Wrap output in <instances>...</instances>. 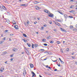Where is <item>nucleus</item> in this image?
<instances>
[{
    "label": "nucleus",
    "mask_w": 77,
    "mask_h": 77,
    "mask_svg": "<svg viewBox=\"0 0 77 77\" xmlns=\"http://www.w3.org/2000/svg\"><path fill=\"white\" fill-rule=\"evenodd\" d=\"M62 31L63 32H65V33H66V31L64 29L63 30H62Z\"/></svg>",
    "instance_id": "22"
},
{
    "label": "nucleus",
    "mask_w": 77,
    "mask_h": 77,
    "mask_svg": "<svg viewBox=\"0 0 77 77\" xmlns=\"http://www.w3.org/2000/svg\"><path fill=\"white\" fill-rule=\"evenodd\" d=\"M59 60H60V62H61L62 61V60H61V59H60V58H59Z\"/></svg>",
    "instance_id": "45"
},
{
    "label": "nucleus",
    "mask_w": 77,
    "mask_h": 77,
    "mask_svg": "<svg viewBox=\"0 0 77 77\" xmlns=\"http://www.w3.org/2000/svg\"><path fill=\"white\" fill-rule=\"evenodd\" d=\"M53 30H54V31L55 32H56V31H57V30L56 29H54Z\"/></svg>",
    "instance_id": "53"
},
{
    "label": "nucleus",
    "mask_w": 77,
    "mask_h": 77,
    "mask_svg": "<svg viewBox=\"0 0 77 77\" xmlns=\"http://www.w3.org/2000/svg\"><path fill=\"white\" fill-rule=\"evenodd\" d=\"M75 12V11H74V10L70 11H69V12L70 13H74Z\"/></svg>",
    "instance_id": "7"
},
{
    "label": "nucleus",
    "mask_w": 77,
    "mask_h": 77,
    "mask_svg": "<svg viewBox=\"0 0 77 77\" xmlns=\"http://www.w3.org/2000/svg\"><path fill=\"white\" fill-rule=\"evenodd\" d=\"M52 61H53V62H57V60H52Z\"/></svg>",
    "instance_id": "47"
},
{
    "label": "nucleus",
    "mask_w": 77,
    "mask_h": 77,
    "mask_svg": "<svg viewBox=\"0 0 77 77\" xmlns=\"http://www.w3.org/2000/svg\"><path fill=\"white\" fill-rule=\"evenodd\" d=\"M69 49L67 48L66 50V51H69Z\"/></svg>",
    "instance_id": "41"
},
{
    "label": "nucleus",
    "mask_w": 77,
    "mask_h": 77,
    "mask_svg": "<svg viewBox=\"0 0 77 77\" xmlns=\"http://www.w3.org/2000/svg\"><path fill=\"white\" fill-rule=\"evenodd\" d=\"M14 28H15V29H17V30H18V26H17V25H14Z\"/></svg>",
    "instance_id": "3"
},
{
    "label": "nucleus",
    "mask_w": 77,
    "mask_h": 77,
    "mask_svg": "<svg viewBox=\"0 0 77 77\" xmlns=\"http://www.w3.org/2000/svg\"><path fill=\"white\" fill-rule=\"evenodd\" d=\"M57 69H55L54 70V71H57Z\"/></svg>",
    "instance_id": "52"
},
{
    "label": "nucleus",
    "mask_w": 77,
    "mask_h": 77,
    "mask_svg": "<svg viewBox=\"0 0 77 77\" xmlns=\"http://www.w3.org/2000/svg\"><path fill=\"white\" fill-rule=\"evenodd\" d=\"M14 56V55L13 54H11V55H10V57H12Z\"/></svg>",
    "instance_id": "34"
},
{
    "label": "nucleus",
    "mask_w": 77,
    "mask_h": 77,
    "mask_svg": "<svg viewBox=\"0 0 77 77\" xmlns=\"http://www.w3.org/2000/svg\"><path fill=\"white\" fill-rule=\"evenodd\" d=\"M23 74L24 76H25V75H26V70H25L24 71V72L23 73Z\"/></svg>",
    "instance_id": "6"
},
{
    "label": "nucleus",
    "mask_w": 77,
    "mask_h": 77,
    "mask_svg": "<svg viewBox=\"0 0 77 77\" xmlns=\"http://www.w3.org/2000/svg\"><path fill=\"white\" fill-rule=\"evenodd\" d=\"M47 14H50V11H48V13H47Z\"/></svg>",
    "instance_id": "37"
},
{
    "label": "nucleus",
    "mask_w": 77,
    "mask_h": 77,
    "mask_svg": "<svg viewBox=\"0 0 77 77\" xmlns=\"http://www.w3.org/2000/svg\"><path fill=\"white\" fill-rule=\"evenodd\" d=\"M4 42L3 41H1V43H3V42Z\"/></svg>",
    "instance_id": "59"
},
{
    "label": "nucleus",
    "mask_w": 77,
    "mask_h": 77,
    "mask_svg": "<svg viewBox=\"0 0 77 77\" xmlns=\"http://www.w3.org/2000/svg\"><path fill=\"white\" fill-rule=\"evenodd\" d=\"M3 40H6V37H5L3 38Z\"/></svg>",
    "instance_id": "30"
},
{
    "label": "nucleus",
    "mask_w": 77,
    "mask_h": 77,
    "mask_svg": "<svg viewBox=\"0 0 77 77\" xmlns=\"http://www.w3.org/2000/svg\"><path fill=\"white\" fill-rule=\"evenodd\" d=\"M4 53L5 54H6L7 53V52L4 51Z\"/></svg>",
    "instance_id": "43"
},
{
    "label": "nucleus",
    "mask_w": 77,
    "mask_h": 77,
    "mask_svg": "<svg viewBox=\"0 0 77 77\" xmlns=\"http://www.w3.org/2000/svg\"><path fill=\"white\" fill-rule=\"evenodd\" d=\"M0 71H1V72H3V71H4V68H1V70Z\"/></svg>",
    "instance_id": "10"
},
{
    "label": "nucleus",
    "mask_w": 77,
    "mask_h": 77,
    "mask_svg": "<svg viewBox=\"0 0 77 77\" xmlns=\"http://www.w3.org/2000/svg\"><path fill=\"white\" fill-rule=\"evenodd\" d=\"M43 45L45 46H47V44L46 43H44L43 44Z\"/></svg>",
    "instance_id": "25"
},
{
    "label": "nucleus",
    "mask_w": 77,
    "mask_h": 77,
    "mask_svg": "<svg viewBox=\"0 0 77 77\" xmlns=\"http://www.w3.org/2000/svg\"><path fill=\"white\" fill-rule=\"evenodd\" d=\"M73 17L72 16H71V17H70V18H73Z\"/></svg>",
    "instance_id": "48"
},
{
    "label": "nucleus",
    "mask_w": 77,
    "mask_h": 77,
    "mask_svg": "<svg viewBox=\"0 0 77 77\" xmlns=\"http://www.w3.org/2000/svg\"><path fill=\"white\" fill-rule=\"evenodd\" d=\"M31 73H32V74H33V75H32V77H35V76H36L35 73L33 72L32 71L31 72Z\"/></svg>",
    "instance_id": "2"
},
{
    "label": "nucleus",
    "mask_w": 77,
    "mask_h": 77,
    "mask_svg": "<svg viewBox=\"0 0 77 77\" xmlns=\"http://www.w3.org/2000/svg\"><path fill=\"white\" fill-rule=\"evenodd\" d=\"M13 35H14V34H10V36H13Z\"/></svg>",
    "instance_id": "56"
},
{
    "label": "nucleus",
    "mask_w": 77,
    "mask_h": 77,
    "mask_svg": "<svg viewBox=\"0 0 77 77\" xmlns=\"http://www.w3.org/2000/svg\"><path fill=\"white\" fill-rule=\"evenodd\" d=\"M70 28H71V29H72V28L73 27V26H70Z\"/></svg>",
    "instance_id": "40"
},
{
    "label": "nucleus",
    "mask_w": 77,
    "mask_h": 77,
    "mask_svg": "<svg viewBox=\"0 0 77 77\" xmlns=\"http://www.w3.org/2000/svg\"><path fill=\"white\" fill-rule=\"evenodd\" d=\"M48 16H49V17H51V18H53V17H54V14L51 13H50V14H48Z\"/></svg>",
    "instance_id": "1"
},
{
    "label": "nucleus",
    "mask_w": 77,
    "mask_h": 77,
    "mask_svg": "<svg viewBox=\"0 0 77 77\" xmlns=\"http://www.w3.org/2000/svg\"><path fill=\"white\" fill-rule=\"evenodd\" d=\"M44 11L46 13H48V10H44Z\"/></svg>",
    "instance_id": "11"
},
{
    "label": "nucleus",
    "mask_w": 77,
    "mask_h": 77,
    "mask_svg": "<svg viewBox=\"0 0 77 77\" xmlns=\"http://www.w3.org/2000/svg\"><path fill=\"white\" fill-rule=\"evenodd\" d=\"M16 50V49L14 48L13 49V50L14 51H15V50Z\"/></svg>",
    "instance_id": "46"
},
{
    "label": "nucleus",
    "mask_w": 77,
    "mask_h": 77,
    "mask_svg": "<svg viewBox=\"0 0 77 77\" xmlns=\"http://www.w3.org/2000/svg\"><path fill=\"white\" fill-rule=\"evenodd\" d=\"M26 44L28 45L29 47H30V46H31V45H30V44H29V43H27Z\"/></svg>",
    "instance_id": "9"
},
{
    "label": "nucleus",
    "mask_w": 77,
    "mask_h": 77,
    "mask_svg": "<svg viewBox=\"0 0 77 77\" xmlns=\"http://www.w3.org/2000/svg\"><path fill=\"white\" fill-rule=\"evenodd\" d=\"M55 24H56V25H57L58 23L57 22H55Z\"/></svg>",
    "instance_id": "44"
},
{
    "label": "nucleus",
    "mask_w": 77,
    "mask_h": 77,
    "mask_svg": "<svg viewBox=\"0 0 77 77\" xmlns=\"http://www.w3.org/2000/svg\"><path fill=\"white\" fill-rule=\"evenodd\" d=\"M11 61H13V58H11Z\"/></svg>",
    "instance_id": "54"
},
{
    "label": "nucleus",
    "mask_w": 77,
    "mask_h": 77,
    "mask_svg": "<svg viewBox=\"0 0 77 77\" xmlns=\"http://www.w3.org/2000/svg\"><path fill=\"white\" fill-rule=\"evenodd\" d=\"M57 65H58V66H60V65L59 63H57Z\"/></svg>",
    "instance_id": "38"
},
{
    "label": "nucleus",
    "mask_w": 77,
    "mask_h": 77,
    "mask_svg": "<svg viewBox=\"0 0 77 77\" xmlns=\"http://www.w3.org/2000/svg\"><path fill=\"white\" fill-rule=\"evenodd\" d=\"M52 23V22H51V21H50V24H51Z\"/></svg>",
    "instance_id": "61"
},
{
    "label": "nucleus",
    "mask_w": 77,
    "mask_h": 77,
    "mask_svg": "<svg viewBox=\"0 0 77 77\" xmlns=\"http://www.w3.org/2000/svg\"><path fill=\"white\" fill-rule=\"evenodd\" d=\"M3 8H1V11H3Z\"/></svg>",
    "instance_id": "49"
},
{
    "label": "nucleus",
    "mask_w": 77,
    "mask_h": 77,
    "mask_svg": "<svg viewBox=\"0 0 77 77\" xmlns=\"http://www.w3.org/2000/svg\"><path fill=\"white\" fill-rule=\"evenodd\" d=\"M60 62L63 64V63H64V62H63V61L62 60H61V61Z\"/></svg>",
    "instance_id": "31"
},
{
    "label": "nucleus",
    "mask_w": 77,
    "mask_h": 77,
    "mask_svg": "<svg viewBox=\"0 0 77 77\" xmlns=\"http://www.w3.org/2000/svg\"><path fill=\"white\" fill-rule=\"evenodd\" d=\"M27 24H29V20L27 21Z\"/></svg>",
    "instance_id": "50"
},
{
    "label": "nucleus",
    "mask_w": 77,
    "mask_h": 77,
    "mask_svg": "<svg viewBox=\"0 0 77 77\" xmlns=\"http://www.w3.org/2000/svg\"><path fill=\"white\" fill-rule=\"evenodd\" d=\"M12 22L13 24H14V23H15V20H13Z\"/></svg>",
    "instance_id": "39"
},
{
    "label": "nucleus",
    "mask_w": 77,
    "mask_h": 77,
    "mask_svg": "<svg viewBox=\"0 0 77 77\" xmlns=\"http://www.w3.org/2000/svg\"><path fill=\"white\" fill-rule=\"evenodd\" d=\"M57 26H59V27H60V25L59 23H58V24H57Z\"/></svg>",
    "instance_id": "26"
},
{
    "label": "nucleus",
    "mask_w": 77,
    "mask_h": 77,
    "mask_svg": "<svg viewBox=\"0 0 77 77\" xmlns=\"http://www.w3.org/2000/svg\"><path fill=\"white\" fill-rule=\"evenodd\" d=\"M39 77H42V76L41 75H39Z\"/></svg>",
    "instance_id": "64"
},
{
    "label": "nucleus",
    "mask_w": 77,
    "mask_h": 77,
    "mask_svg": "<svg viewBox=\"0 0 77 77\" xmlns=\"http://www.w3.org/2000/svg\"><path fill=\"white\" fill-rule=\"evenodd\" d=\"M46 53L47 54H49V53H48V51L45 52H44V53Z\"/></svg>",
    "instance_id": "29"
},
{
    "label": "nucleus",
    "mask_w": 77,
    "mask_h": 77,
    "mask_svg": "<svg viewBox=\"0 0 77 77\" xmlns=\"http://www.w3.org/2000/svg\"><path fill=\"white\" fill-rule=\"evenodd\" d=\"M51 37V36H49L46 38V39H50V37Z\"/></svg>",
    "instance_id": "20"
},
{
    "label": "nucleus",
    "mask_w": 77,
    "mask_h": 77,
    "mask_svg": "<svg viewBox=\"0 0 77 77\" xmlns=\"http://www.w3.org/2000/svg\"><path fill=\"white\" fill-rule=\"evenodd\" d=\"M22 40L24 41L25 42H26V41H27V40L25 39H22Z\"/></svg>",
    "instance_id": "23"
},
{
    "label": "nucleus",
    "mask_w": 77,
    "mask_h": 77,
    "mask_svg": "<svg viewBox=\"0 0 77 77\" xmlns=\"http://www.w3.org/2000/svg\"><path fill=\"white\" fill-rule=\"evenodd\" d=\"M60 30H61V31H62V30H63L64 29L63 28H62L61 27L60 28Z\"/></svg>",
    "instance_id": "24"
},
{
    "label": "nucleus",
    "mask_w": 77,
    "mask_h": 77,
    "mask_svg": "<svg viewBox=\"0 0 77 77\" xmlns=\"http://www.w3.org/2000/svg\"><path fill=\"white\" fill-rule=\"evenodd\" d=\"M73 7H74V5H72L70 7V8H71V9H72V8Z\"/></svg>",
    "instance_id": "28"
},
{
    "label": "nucleus",
    "mask_w": 77,
    "mask_h": 77,
    "mask_svg": "<svg viewBox=\"0 0 77 77\" xmlns=\"http://www.w3.org/2000/svg\"><path fill=\"white\" fill-rule=\"evenodd\" d=\"M16 23H17V22H15L14 23H13V24L15 25V24H16Z\"/></svg>",
    "instance_id": "58"
},
{
    "label": "nucleus",
    "mask_w": 77,
    "mask_h": 77,
    "mask_svg": "<svg viewBox=\"0 0 77 77\" xmlns=\"http://www.w3.org/2000/svg\"><path fill=\"white\" fill-rule=\"evenodd\" d=\"M6 22H10V20H6Z\"/></svg>",
    "instance_id": "35"
},
{
    "label": "nucleus",
    "mask_w": 77,
    "mask_h": 77,
    "mask_svg": "<svg viewBox=\"0 0 77 77\" xmlns=\"http://www.w3.org/2000/svg\"><path fill=\"white\" fill-rule=\"evenodd\" d=\"M40 50H41V51H45V50H44V49H41Z\"/></svg>",
    "instance_id": "33"
},
{
    "label": "nucleus",
    "mask_w": 77,
    "mask_h": 77,
    "mask_svg": "<svg viewBox=\"0 0 77 77\" xmlns=\"http://www.w3.org/2000/svg\"><path fill=\"white\" fill-rule=\"evenodd\" d=\"M38 45L37 44H35L34 45V47H35V48H36V47H38Z\"/></svg>",
    "instance_id": "8"
},
{
    "label": "nucleus",
    "mask_w": 77,
    "mask_h": 77,
    "mask_svg": "<svg viewBox=\"0 0 77 77\" xmlns=\"http://www.w3.org/2000/svg\"><path fill=\"white\" fill-rule=\"evenodd\" d=\"M70 2H74V0H70Z\"/></svg>",
    "instance_id": "32"
},
{
    "label": "nucleus",
    "mask_w": 77,
    "mask_h": 77,
    "mask_svg": "<svg viewBox=\"0 0 77 77\" xmlns=\"http://www.w3.org/2000/svg\"><path fill=\"white\" fill-rule=\"evenodd\" d=\"M46 68H48V65H46Z\"/></svg>",
    "instance_id": "63"
},
{
    "label": "nucleus",
    "mask_w": 77,
    "mask_h": 77,
    "mask_svg": "<svg viewBox=\"0 0 77 77\" xmlns=\"http://www.w3.org/2000/svg\"><path fill=\"white\" fill-rule=\"evenodd\" d=\"M48 68H49L50 69H51V67L49 66L48 67Z\"/></svg>",
    "instance_id": "60"
},
{
    "label": "nucleus",
    "mask_w": 77,
    "mask_h": 77,
    "mask_svg": "<svg viewBox=\"0 0 77 77\" xmlns=\"http://www.w3.org/2000/svg\"><path fill=\"white\" fill-rule=\"evenodd\" d=\"M8 63V61H7L5 62V63Z\"/></svg>",
    "instance_id": "62"
},
{
    "label": "nucleus",
    "mask_w": 77,
    "mask_h": 77,
    "mask_svg": "<svg viewBox=\"0 0 77 77\" xmlns=\"http://www.w3.org/2000/svg\"><path fill=\"white\" fill-rule=\"evenodd\" d=\"M2 9H4V10H6V8L3 5L2 6Z\"/></svg>",
    "instance_id": "5"
},
{
    "label": "nucleus",
    "mask_w": 77,
    "mask_h": 77,
    "mask_svg": "<svg viewBox=\"0 0 77 77\" xmlns=\"http://www.w3.org/2000/svg\"><path fill=\"white\" fill-rule=\"evenodd\" d=\"M42 41H44V42H45V41H46V39L43 38L42 39Z\"/></svg>",
    "instance_id": "21"
},
{
    "label": "nucleus",
    "mask_w": 77,
    "mask_h": 77,
    "mask_svg": "<svg viewBox=\"0 0 77 77\" xmlns=\"http://www.w3.org/2000/svg\"><path fill=\"white\" fill-rule=\"evenodd\" d=\"M20 6H25V5L24 4H22L20 5Z\"/></svg>",
    "instance_id": "14"
},
{
    "label": "nucleus",
    "mask_w": 77,
    "mask_h": 77,
    "mask_svg": "<svg viewBox=\"0 0 77 77\" xmlns=\"http://www.w3.org/2000/svg\"><path fill=\"white\" fill-rule=\"evenodd\" d=\"M59 13L60 14H61L62 15H63V13H62V12L61 11H59Z\"/></svg>",
    "instance_id": "19"
},
{
    "label": "nucleus",
    "mask_w": 77,
    "mask_h": 77,
    "mask_svg": "<svg viewBox=\"0 0 77 77\" xmlns=\"http://www.w3.org/2000/svg\"><path fill=\"white\" fill-rule=\"evenodd\" d=\"M50 43L51 44H53L54 43V41H51L50 42Z\"/></svg>",
    "instance_id": "12"
},
{
    "label": "nucleus",
    "mask_w": 77,
    "mask_h": 77,
    "mask_svg": "<svg viewBox=\"0 0 77 77\" xmlns=\"http://www.w3.org/2000/svg\"><path fill=\"white\" fill-rule=\"evenodd\" d=\"M30 68H33L34 67V65H33V64H32V63H30Z\"/></svg>",
    "instance_id": "4"
},
{
    "label": "nucleus",
    "mask_w": 77,
    "mask_h": 77,
    "mask_svg": "<svg viewBox=\"0 0 77 77\" xmlns=\"http://www.w3.org/2000/svg\"><path fill=\"white\" fill-rule=\"evenodd\" d=\"M41 28L42 29L41 30H43L44 28L43 27H42Z\"/></svg>",
    "instance_id": "57"
},
{
    "label": "nucleus",
    "mask_w": 77,
    "mask_h": 77,
    "mask_svg": "<svg viewBox=\"0 0 77 77\" xmlns=\"http://www.w3.org/2000/svg\"><path fill=\"white\" fill-rule=\"evenodd\" d=\"M72 58H73V59H75V56H72Z\"/></svg>",
    "instance_id": "27"
},
{
    "label": "nucleus",
    "mask_w": 77,
    "mask_h": 77,
    "mask_svg": "<svg viewBox=\"0 0 77 77\" xmlns=\"http://www.w3.org/2000/svg\"><path fill=\"white\" fill-rule=\"evenodd\" d=\"M23 36H24V37H27V35H26V34H23Z\"/></svg>",
    "instance_id": "17"
},
{
    "label": "nucleus",
    "mask_w": 77,
    "mask_h": 77,
    "mask_svg": "<svg viewBox=\"0 0 77 77\" xmlns=\"http://www.w3.org/2000/svg\"><path fill=\"white\" fill-rule=\"evenodd\" d=\"M57 44H60V42L59 41H57Z\"/></svg>",
    "instance_id": "18"
},
{
    "label": "nucleus",
    "mask_w": 77,
    "mask_h": 77,
    "mask_svg": "<svg viewBox=\"0 0 77 77\" xmlns=\"http://www.w3.org/2000/svg\"><path fill=\"white\" fill-rule=\"evenodd\" d=\"M64 17L66 18L67 17H68V15L66 14L64 15Z\"/></svg>",
    "instance_id": "13"
},
{
    "label": "nucleus",
    "mask_w": 77,
    "mask_h": 77,
    "mask_svg": "<svg viewBox=\"0 0 77 77\" xmlns=\"http://www.w3.org/2000/svg\"><path fill=\"white\" fill-rule=\"evenodd\" d=\"M56 21H59V20H58L57 19H56Z\"/></svg>",
    "instance_id": "55"
},
{
    "label": "nucleus",
    "mask_w": 77,
    "mask_h": 77,
    "mask_svg": "<svg viewBox=\"0 0 77 77\" xmlns=\"http://www.w3.org/2000/svg\"><path fill=\"white\" fill-rule=\"evenodd\" d=\"M60 51L61 53H63V51H62V49H61Z\"/></svg>",
    "instance_id": "36"
},
{
    "label": "nucleus",
    "mask_w": 77,
    "mask_h": 77,
    "mask_svg": "<svg viewBox=\"0 0 77 77\" xmlns=\"http://www.w3.org/2000/svg\"><path fill=\"white\" fill-rule=\"evenodd\" d=\"M32 48H34V44H32Z\"/></svg>",
    "instance_id": "15"
},
{
    "label": "nucleus",
    "mask_w": 77,
    "mask_h": 77,
    "mask_svg": "<svg viewBox=\"0 0 77 77\" xmlns=\"http://www.w3.org/2000/svg\"><path fill=\"white\" fill-rule=\"evenodd\" d=\"M36 23H37V22L36 21H35L34 23V24H36Z\"/></svg>",
    "instance_id": "51"
},
{
    "label": "nucleus",
    "mask_w": 77,
    "mask_h": 77,
    "mask_svg": "<svg viewBox=\"0 0 77 77\" xmlns=\"http://www.w3.org/2000/svg\"><path fill=\"white\" fill-rule=\"evenodd\" d=\"M36 8H37L38 10H39V9H41V8H40V7H39L38 6H36Z\"/></svg>",
    "instance_id": "16"
},
{
    "label": "nucleus",
    "mask_w": 77,
    "mask_h": 77,
    "mask_svg": "<svg viewBox=\"0 0 77 77\" xmlns=\"http://www.w3.org/2000/svg\"><path fill=\"white\" fill-rule=\"evenodd\" d=\"M43 26H44V27H47V25L46 24H45L43 25Z\"/></svg>",
    "instance_id": "42"
}]
</instances>
